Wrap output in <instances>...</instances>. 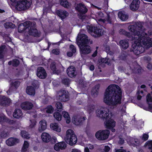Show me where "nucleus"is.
I'll return each mask as SVG.
<instances>
[{
    "instance_id": "1",
    "label": "nucleus",
    "mask_w": 152,
    "mask_h": 152,
    "mask_svg": "<svg viewBox=\"0 0 152 152\" xmlns=\"http://www.w3.org/2000/svg\"><path fill=\"white\" fill-rule=\"evenodd\" d=\"M143 27V26L140 24L129 26L128 27L129 30L133 33V35L124 29H120L121 34L127 37L131 41H134V43L132 44V50L136 55L142 53L145 50V48L142 44L147 48L152 47V38L142 35Z\"/></svg>"
},
{
    "instance_id": "2",
    "label": "nucleus",
    "mask_w": 152,
    "mask_h": 152,
    "mask_svg": "<svg viewBox=\"0 0 152 152\" xmlns=\"http://www.w3.org/2000/svg\"><path fill=\"white\" fill-rule=\"evenodd\" d=\"M122 91L117 85L112 84L109 86L104 94V102L106 104L116 106L121 103Z\"/></svg>"
},
{
    "instance_id": "3",
    "label": "nucleus",
    "mask_w": 152,
    "mask_h": 152,
    "mask_svg": "<svg viewBox=\"0 0 152 152\" xmlns=\"http://www.w3.org/2000/svg\"><path fill=\"white\" fill-rule=\"evenodd\" d=\"M90 39L84 34H78L76 39V42L80 47V53L82 57L90 53V47L86 45L88 44Z\"/></svg>"
},
{
    "instance_id": "4",
    "label": "nucleus",
    "mask_w": 152,
    "mask_h": 152,
    "mask_svg": "<svg viewBox=\"0 0 152 152\" xmlns=\"http://www.w3.org/2000/svg\"><path fill=\"white\" fill-rule=\"evenodd\" d=\"M96 113L97 117L100 118L104 120H106L104 123L107 128L110 129L115 126V122L110 118L109 109L106 108L101 110L97 109L96 111Z\"/></svg>"
},
{
    "instance_id": "5",
    "label": "nucleus",
    "mask_w": 152,
    "mask_h": 152,
    "mask_svg": "<svg viewBox=\"0 0 152 152\" xmlns=\"http://www.w3.org/2000/svg\"><path fill=\"white\" fill-rule=\"evenodd\" d=\"M66 136L64 140L66 142L70 145H73L76 143L77 139L73 131L69 129L66 131Z\"/></svg>"
},
{
    "instance_id": "6",
    "label": "nucleus",
    "mask_w": 152,
    "mask_h": 152,
    "mask_svg": "<svg viewBox=\"0 0 152 152\" xmlns=\"http://www.w3.org/2000/svg\"><path fill=\"white\" fill-rule=\"evenodd\" d=\"M31 4V0H23L19 1L16 5L15 9L19 11L25 10L30 7Z\"/></svg>"
},
{
    "instance_id": "7",
    "label": "nucleus",
    "mask_w": 152,
    "mask_h": 152,
    "mask_svg": "<svg viewBox=\"0 0 152 152\" xmlns=\"http://www.w3.org/2000/svg\"><path fill=\"white\" fill-rule=\"evenodd\" d=\"M29 27V28L28 33L29 34L34 37H39L41 35V32L38 31L36 28L35 22L30 21Z\"/></svg>"
},
{
    "instance_id": "8",
    "label": "nucleus",
    "mask_w": 152,
    "mask_h": 152,
    "mask_svg": "<svg viewBox=\"0 0 152 152\" xmlns=\"http://www.w3.org/2000/svg\"><path fill=\"white\" fill-rule=\"evenodd\" d=\"M110 133L108 130H100L96 132L95 136L96 138L99 140H105L108 137Z\"/></svg>"
},
{
    "instance_id": "9",
    "label": "nucleus",
    "mask_w": 152,
    "mask_h": 152,
    "mask_svg": "<svg viewBox=\"0 0 152 152\" xmlns=\"http://www.w3.org/2000/svg\"><path fill=\"white\" fill-rule=\"evenodd\" d=\"M75 9L80 15L85 14L88 11V9L86 6L82 3L77 4L75 7Z\"/></svg>"
},
{
    "instance_id": "10",
    "label": "nucleus",
    "mask_w": 152,
    "mask_h": 152,
    "mask_svg": "<svg viewBox=\"0 0 152 152\" xmlns=\"http://www.w3.org/2000/svg\"><path fill=\"white\" fill-rule=\"evenodd\" d=\"M86 119V117H82L79 115H77L74 116L72 120L73 123L75 125L79 126L82 125L83 122Z\"/></svg>"
},
{
    "instance_id": "11",
    "label": "nucleus",
    "mask_w": 152,
    "mask_h": 152,
    "mask_svg": "<svg viewBox=\"0 0 152 152\" xmlns=\"http://www.w3.org/2000/svg\"><path fill=\"white\" fill-rule=\"evenodd\" d=\"M10 99L4 95H0V105L4 107H7L11 102Z\"/></svg>"
},
{
    "instance_id": "12",
    "label": "nucleus",
    "mask_w": 152,
    "mask_h": 152,
    "mask_svg": "<svg viewBox=\"0 0 152 152\" xmlns=\"http://www.w3.org/2000/svg\"><path fill=\"white\" fill-rule=\"evenodd\" d=\"M58 94L59 98L61 101L65 102L68 100L69 97L68 92L67 93L65 90L59 91Z\"/></svg>"
},
{
    "instance_id": "13",
    "label": "nucleus",
    "mask_w": 152,
    "mask_h": 152,
    "mask_svg": "<svg viewBox=\"0 0 152 152\" xmlns=\"http://www.w3.org/2000/svg\"><path fill=\"white\" fill-rule=\"evenodd\" d=\"M30 21H27L23 23L20 24L18 26V30L19 33L24 32L27 28L29 29V27Z\"/></svg>"
},
{
    "instance_id": "14",
    "label": "nucleus",
    "mask_w": 152,
    "mask_h": 152,
    "mask_svg": "<svg viewBox=\"0 0 152 152\" xmlns=\"http://www.w3.org/2000/svg\"><path fill=\"white\" fill-rule=\"evenodd\" d=\"M37 76L40 78L45 79L47 76V74L45 70L41 67L38 68L37 69Z\"/></svg>"
},
{
    "instance_id": "15",
    "label": "nucleus",
    "mask_w": 152,
    "mask_h": 152,
    "mask_svg": "<svg viewBox=\"0 0 152 152\" xmlns=\"http://www.w3.org/2000/svg\"><path fill=\"white\" fill-rule=\"evenodd\" d=\"M33 106L34 105L31 102L28 101L23 102L20 105L22 109L26 110L31 109Z\"/></svg>"
},
{
    "instance_id": "16",
    "label": "nucleus",
    "mask_w": 152,
    "mask_h": 152,
    "mask_svg": "<svg viewBox=\"0 0 152 152\" xmlns=\"http://www.w3.org/2000/svg\"><path fill=\"white\" fill-rule=\"evenodd\" d=\"M66 72L68 76L71 78L75 77L76 75V69L72 66H71L68 68L66 70Z\"/></svg>"
},
{
    "instance_id": "17",
    "label": "nucleus",
    "mask_w": 152,
    "mask_h": 152,
    "mask_svg": "<svg viewBox=\"0 0 152 152\" xmlns=\"http://www.w3.org/2000/svg\"><path fill=\"white\" fill-rule=\"evenodd\" d=\"M140 4L139 0H133L130 6V9L133 11L138 10Z\"/></svg>"
},
{
    "instance_id": "18",
    "label": "nucleus",
    "mask_w": 152,
    "mask_h": 152,
    "mask_svg": "<svg viewBox=\"0 0 152 152\" xmlns=\"http://www.w3.org/2000/svg\"><path fill=\"white\" fill-rule=\"evenodd\" d=\"M66 147V144L64 142H62L56 143L54 145V148L56 151H59L60 149H65Z\"/></svg>"
},
{
    "instance_id": "19",
    "label": "nucleus",
    "mask_w": 152,
    "mask_h": 152,
    "mask_svg": "<svg viewBox=\"0 0 152 152\" xmlns=\"http://www.w3.org/2000/svg\"><path fill=\"white\" fill-rule=\"evenodd\" d=\"M57 14L62 20L66 18L69 15L68 12L66 11L61 10H58L57 11Z\"/></svg>"
},
{
    "instance_id": "20",
    "label": "nucleus",
    "mask_w": 152,
    "mask_h": 152,
    "mask_svg": "<svg viewBox=\"0 0 152 152\" xmlns=\"http://www.w3.org/2000/svg\"><path fill=\"white\" fill-rule=\"evenodd\" d=\"M6 143L9 146H12L18 142V139L14 137H10L6 141Z\"/></svg>"
},
{
    "instance_id": "21",
    "label": "nucleus",
    "mask_w": 152,
    "mask_h": 152,
    "mask_svg": "<svg viewBox=\"0 0 152 152\" xmlns=\"http://www.w3.org/2000/svg\"><path fill=\"white\" fill-rule=\"evenodd\" d=\"M26 92L28 95L34 96L35 94V90L34 87L31 86H28L26 88Z\"/></svg>"
},
{
    "instance_id": "22",
    "label": "nucleus",
    "mask_w": 152,
    "mask_h": 152,
    "mask_svg": "<svg viewBox=\"0 0 152 152\" xmlns=\"http://www.w3.org/2000/svg\"><path fill=\"white\" fill-rule=\"evenodd\" d=\"M39 126L38 130L39 131L41 132L44 131L47 128V122L45 120H42L39 122Z\"/></svg>"
},
{
    "instance_id": "23",
    "label": "nucleus",
    "mask_w": 152,
    "mask_h": 152,
    "mask_svg": "<svg viewBox=\"0 0 152 152\" xmlns=\"http://www.w3.org/2000/svg\"><path fill=\"white\" fill-rule=\"evenodd\" d=\"M23 113L22 110L19 109H16L13 114V116L15 118L19 119L23 115Z\"/></svg>"
},
{
    "instance_id": "24",
    "label": "nucleus",
    "mask_w": 152,
    "mask_h": 152,
    "mask_svg": "<svg viewBox=\"0 0 152 152\" xmlns=\"http://www.w3.org/2000/svg\"><path fill=\"white\" fill-rule=\"evenodd\" d=\"M42 141L45 142H48L50 141L51 139V136L48 133H43L41 136Z\"/></svg>"
},
{
    "instance_id": "25",
    "label": "nucleus",
    "mask_w": 152,
    "mask_h": 152,
    "mask_svg": "<svg viewBox=\"0 0 152 152\" xmlns=\"http://www.w3.org/2000/svg\"><path fill=\"white\" fill-rule=\"evenodd\" d=\"M120 45L121 49L126 50L129 46V43L127 40L123 39L121 40L119 42Z\"/></svg>"
},
{
    "instance_id": "26",
    "label": "nucleus",
    "mask_w": 152,
    "mask_h": 152,
    "mask_svg": "<svg viewBox=\"0 0 152 152\" xmlns=\"http://www.w3.org/2000/svg\"><path fill=\"white\" fill-rule=\"evenodd\" d=\"M69 49L71 51H68L67 53V55L69 57H72L76 52L75 47L73 45H71L69 46Z\"/></svg>"
},
{
    "instance_id": "27",
    "label": "nucleus",
    "mask_w": 152,
    "mask_h": 152,
    "mask_svg": "<svg viewBox=\"0 0 152 152\" xmlns=\"http://www.w3.org/2000/svg\"><path fill=\"white\" fill-rule=\"evenodd\" d=\"M100 86L99 84L95 86L94 88H93L91 91L92 96L93 97H96L99 93V91Z\"/></svg>"
},
{
    "instance_id": "28",
    "label": "nucleus",
    "mask_w": 152,
    "mask_h": 152,
    "mask_svg": "<svg viewBox=\"0 0 152 152\" xmlns=\"http://www.w3.org/2000/svg\"><path fill=\"white\" fill-rule=\"evenodd\" d=\"M50 127L52 129L57 132H59L61 131V128L58 126V125L57 123H51L50 124Z\"/></svg>"
},
{
    "instance_id": "29",
    "label": "nucleus",
    "mask_w": 152,
    "mask_h": 152,
    "mask_svg": "<svg viewBox=\"0 0 152 152\" xmlns=\"http://www.w3.org/2000/svg\"><path fill=\"white\" fill-rule=\"evenodd\" d=\"M118 18L122 21H125L128 19V15L126 14L122 11H120L118 13Z\"/></svg>"
},
{
    "instance_id": "30",
    "label": "nucleus",
    "mask_w": 152,
    "mask_h": 152,
    "mask_svg": "<svg viewBox=\"0 0 152 152\" xmlns=\"http://www.w3.org/2000/svg\"><path fill=\"white\" fill-rule=\"evenodd\" d=\"M20 62L19 60L17 59H14L12 61H10L8 62V64L9 65H12L14 67H17L20 64Z\"/></svg>"
},
{
    "instance_id": "31",
    "label": "nucleus",
    "mask_w": 152,
    "mask_h": 152,
    "mask_svg": "<svg viewBox=\"0 0 152 152\" xmlns=\"http://www.w3.org/2000/svg\"><path fill=\"white\" fill-rule=\"evenodd\" d=\"M104 31V30L103 29L100 28L99 27L96 26L94 33L97 35V36H100L103 34Z\"/></svg>"
},
{
    "instance_id": "32",
    "label": "nucleus",
    "mask_w": 152,
    "mask_h": 152,
    "mask_svg": "<svg viewBox=\"0 0 152 152\" xmlns=\"http://www.w3.org/2000/svg\"><path fill=\"white\" fill-rule=\"evenodd\" d=\"M62 115L66 120V123L69 124L70 122V118L68 113L66 111H63Z\"/></svg>"
},
{
    "instance_id": "33",
    "label": "nucleus",
    "mask_w": 152,
    "mask_h": 152,
    "mask_svg": "<svg viewBox=\"0 0 152 152\" xmlns=\"http://www.w3.org/2000/svg\"><path fill=\"white\" fill-rule=\"evenodd\" d=\"M71 80L68 78H64L62 79L61 83L65 86L69 87L70 83Z\"/></svg>"
},
{
    "instance_id": "34",
    "label": "nucleus",
    "mask_w": 152,
    "mask_h": 152,
    "mask_svg": "<svg viewBox=\"0 0 152 152\" xmlns=\"http://www.w3.org/2000/svg\"><path fill=\"white\" fill-rule=\"evenodd\" d=\"M9 133L4 130H0V138L4 139L9 137Z\"/></svg>"
},
{
    "instance_id": "35",
    "label": "nucleus",
    "mask_w": 152,
    "mask_h": 152,
    "mask_svg": "<svg viewBox=\"0 0 152 152\" xmlns=\"http://www.w3.org/2000/svg\"><path fill=\"white\" fill-rule=\"evenodd\" d=\"M29 146V143L27 141H25L23 146L22 148L21 151L22 152H25L27 151V149Z\"/></svg>"
},
{
    "instance_id": "36",
    "label": "nucleus",
    "mask_w": 152,
    "mask_h": 152,
    "mask_svg": "<svg viewBox=\"0 0 152 152\" xmlns=\"http://www.w3.org/2000/svg\"><path fill=\"white\" fill-rule=\"evenodd\" d=\"M5 48L6 46L4 45H1L0 46V59H2L4 58V52Z\"/></svg>"
},
{
    "instance_id": "37",
    "label": "nucleus",
    "mask_w": 152,
    "mask_h": 152,
    "mask_svg": "<svg viewBox=\"0 0 152 152\" xmlns=\"http://www.w3.org/2000/svg\"><path fill=\"white\" fill-rule=\"evenodd\" d=\"M4 26L5 28H14L15 27V25L11 22H8L5 23Z\"/></svg>"
},
{
    "instance_id": "38",
    "label": "nucleus",
    "mask_w": 152,
    "mask_h": 152,
    "mask_svg": "<svg viewBox=\"0 0 152 152\" xmlns=\"http://www.w3.org/2000/svg\"><path fill=\"white\" fill-rule=\"evenodd\" d=\"M60 4L62 6L66 8L69 7V4L67 0H61Z\"/></svg>"
},
{
    "instance_id": "39",
    "label": "nucleus",
    "mask_w": 152,
    "mask_h": 152,
    "mask_svg": "<svg viewBox=\"0 0 152 152\" xmlns=\"http://www.w3.org/2000/svg\"><path fill=\"white\" fill-rule=\"evenodd\" d=\"M53 116L58 121H60L61 120L62 115L58 112L55 113L53 114Z\"/></svg>"
},
{
    "instance_id": "40",
    "label": "nucleus",
    "mask_w": 152,
    "mask_h": 152,
    "mask_svg": "<svg viewBox=\"0 0 152 152\" xmlns=\"http://www.w3.org/2000/svg\"><path fill=\"white\" fill-rule=\"evenodd\" d=\"M21 136L24 138H26V139H28L29 138L28 133L26 131H21Z\"/></svg>"
},
{
    "instance_id": "41",
    "label": "nucleus",
    "mask_w": 152,
    "mask_h": 152,
    "mask_svg": "<svg viewBox=\"0 0 152 152\" xmlns=\"http://www.w3.org/2000/svg\"><path fill=\"white\" fill-rule=\"evenodd\" d=\"M20 82L18 81H15L14 82H12L11 85L12 86H13L15 88L17 89L20 85Z\"/></svg>"
},
{
    "instance_id": "42",
    "label": "nucleus",
    "mask_w": 152,
    "mask_h": 152,
    "mask_svg": "<svg viewBox=\"0 0 152 152\" xmlns=\"http://www.w3.org/2000/svg\"><path fill=\"white\" fill-rule=\"evenodd\" d=\"M56 106L58 109V111H61L62 110V104L60 102H56Z\"/></svg>"
},
{
    "instance_id": "43",
    "label": "nucleus",
    "mask_w": 152,
    "mask_h": 152,
    "mask_svg": "<svg viewBox=\"0 0 152 152\" xmlns=\"http://www.w3.org/2000/svg\"><path fill=\"white\" fill-rule=\"evenodd\" d=\"M46 112L48 113H51L53 111L54 109L51 105H48L47 106Z\"/></svg>"
},
{
    "instance_id": "44",
    "label": "nucleus",
    "mask_w": 152,
    "mask_h": 152,
    "mask_svg": "<svg viewBox=\"0 0 152 152\" xmlns=\"http://www.w3.org/2000/svg\"><path fill=\"white\" fill-rule=\"evenodd\" d=\"M134 142H131V145L134 147L138 146L140 144L139 141L137 139H134Z\"/></svg>"
},
{
    "instance_id": "45",
    "label": "nucleus",
    "mask_w": 152,
    "mask_h": 152,
    "mask_svg": "<svg viewBox=\"0 0 152 152\" xmlns=\"http://www.w3.org/2000/svg\"><path fill=\"white\" fill-rule=\"evenodd\" d=\"M87 28L89 32H93L94 33V31L95 30L96 27L93 26L92 25H88L87 26Z\"/></svg>"
},
{
    "instance_id": "46",
    "label": "nucleus",
    "mask_w": 152,
    "mask_h": 152,
    "mask_svg": "<svg viewBox=\"0 0 152 152\" xmlns=\"http://www.w3.org/2000/svg\"><path fill=\"white\" fill-rule=\"evenodd\" d=\"M30 124L29 126V127L30 128H32L36 125L37 122L34 119L30 120Z\"/></svg>"
},
{
    "instance_id": "47",
    "label": "nucleus",
    "mask_w": 152,
    "mask_h": 152,
    "mask_svg": "<svg viewBox=\"0 0 152 152\" xmlns=\"http://www.w3.org/2000/svg\"><path fill=\"white\" fill-rule=\"evenodd\" d=\"M146 101L147 103L152 102V96L149 93L146 96Z\"/></svg>"
},
{
    "instance_id": "48",
    "label": "nucleus",
    "mask_w": 152,
    "mask_h": 152,
    "mask_svg": "<svg viewBox=\"0 0 152 152\" xmlns=\"http://www.w3.org/2000/svg\"><path fill=\"white\" fill-rule=\"evenodd\" d=\"M94 105H91L89 106L88 108V111L89 113H90L91 112L94 111Z\"/></svg>"
},
{
    "instance_id": "49",
    "label": "nucleus",
    "mask_w": 152,
    "mask_h": 152,
    "mask_svg": "<svg viewBox=\"0 0 152 152\" xmlns=\"http://www.w3.org/2000/svg\"><path fill=\"white\" fill-rule=\"evenodd\" d=\"M52 53L55 55H58L59 54L60 52L58 49H54L52 50Z\"/></svg>"
},
{
    "instance_id": "50",
    "label": "nucleus",
    "mask_w": 152,
    "mask_h": 152,
    "mask_svg": "<svg viewBox=\"0 0 152 152\" xmlns=\"http://www.w3.org/2000/svg\"><path fill=\"white\" fill-rule=\"evenodd\" d=\"M148 137L149 136L148 134H144L142 135V139L144 141H146L148 140Z\"/></svg>"
},
{
    "instance_id": "51",
    "label": "nucleus",
    "mask_w": 152,
    "mask_h": 152,
    "mask_svg": "<svg viewBox=\"0 0 152 152\" xmlns=\"http://www.w3.org/2000/svg\"><path fill=\"white\" fill-rule=\"evenodd\" d=\"M50 66L51 69L53 72L56 71V65L54 63H52L50 64Z\"/></svg>"
},
{
    "instance_id": "52",
    "label": "nucleus",
    "mask_w": 152,
    "mask_h": 152,
    "mask_svg": "<svg viewBox=\"0 0 152 152\" xmlns=\"http://www.w3.org/2000/svg\"><path fill=\"white\" fill-rule=\"evenodd\" d=\"M143 71L144 70L142 69L139 68L137 69L135 72L137 74L141 75Z\"/></svg>"
},
{
    "instance_id": "53",
    "label": "nucleus",
    "mask_w": 152,
    "mask_h": 152,
    "mask_svg": "<svg viewBox=\"0 0 152 152\" xmlns=\"http://www.w3.org/2000/svg\"><path fill=\"white\" fill-rule=\"evenodd\" d=\"M146 143L148 146V148L149 149L152 150V141L147 142Z\"/></svg>"
},
{
    "instance_id": "54",
    "label": "nucleus",
    "mask_w": 152,
    "mask_h": 152,
    "mask_svg": "<svg viewBox=\"0 0 152 152\" xmlns=\"http://www.w3.org/2000/svg\"><path fill=\"white\" fill-rule=\"evenodd\" d=\"M57 139L55 137H51V139L50 142L52 144H54L56 142Z\"/></svg>"
},
{
    "instance_id": "55",
    "label": "nucleus",
    "mask_w": 152,
    "mask_h": 152,
    "mask_svg": "<svg viewBox=\"0 0 152 152\" xmlns=\"http://www.w3.org/2000/svg\"><path fill=\"white\" fill-rule=\"evenodd\" d=\"M124 142V140L121 137H120L119 138V140L118 141V143L119 144L122 145Z\"/></svg>"
},
{
    "instance_id": "56",
    "label": "nucleus",
    "mask_w": 152,
    "mask_h": 152,
    "mask_svg": "<svg viewBox=\"0 0 152 152\" xmlns=\"http://www.w3.org/2000/svg\"><path fill=\"white\" fill-rule=\"evenodd\" d=\"M110 149V148L108 145H106L104 148V151L105 152H108Z\"/></svg>"
},
{
    "instance_id": "57",
    "label": "nucleus",
    "mask_w": 152,
    "mask_h": 152,
    "mask_svg": "<svg viewBox=\"0 0 152 152\" xmlns=\"http://www.w3.org/2000/svg\"><path fill=\"white\" fill-rule=\"evenodd\" d=\"M106 19V20L107 21L108 23H111V20L109 15H107V17Z\"/></svg>"
},
{
    "instance_id": "58",
    "label": "nucleus",
    "mask_w": 152,
    "mask_h": 152,
    "mask_svg": "<svg viewBox=\"0 0 152 152\" xmlns=\"http://www.w3.org/2000/svg\"><path fill=\"white\" fill-rule=\"evenodd\" d=\"M108 59L106 58H103L101 59V62L104 63L105 64H107L108 63Z\"/></svg>"
},
{
    "instance_id": "59",
    "label": "nucleus",
    "mask_w": 152,
    "mask_h": 152,
    "mask_svg": "<svg viewBox=\"0 0 152 152\" xmlns=\"http://www.w3.org/2000/svg\"><path fill=\"white\" fill-rule=\"evenodd\" d=\"M147 68L149 70H151L152 69V64L151 63H149L147 65Z\"/></svg>"
},
{
    "instance_id": "60",
    "label": "nucleus",
    "mask_w": 152,
    "mask_h": 152,
    "mask_svg": "<svg viewBox=\"0 0 152 152\" xmlns=\"http://www.w3.org/2000/svg\"><path fill=\"white\" fill-rule=\"evenodd\" d=\"M115 152H126V151L125 150L119 149H117Z\"/></svg>"
},
{
    "instance_id": "61",
    "label": "nucleus",
    "mask_w": 152,
    "mask_h": 152,
    "mask_svg": "<svg viewBox=\"0 0 152 152\" xmlns=\"http://www.w3.org/2000/svg\"><path fill=\"white\" fill-rule=\"evenodd\" d=\"M97 54V50H96L92 55V57H95L96 56Z\"/></svg>"
},
{
    "instance_id": "62",
    "label": "nucleus",
    "mask_w": 152,
    "mask_h": 152,
    "mask_svg": "<svg viewBox=\"0 0 152 152\" xmlns=\"http://www.w3.org/2000/svg\"><path fill=\"white\" fill-rule=\"evenodd\" d=\"M105 49L107 52L109 53L110 51V47L109 46H107L105 47Z\"/></svg>"
},
{
    "instance_id": "63",
    "label": "nucleus",
    "mask_w": 152,
    "mask_h": 152,
    "mask_svg": "<svg viewBox=\"0 0 152 152\" xmlns=\"http://www.w3.org/2000/svg\"><path fill=\"white\" fill-rule=\"evenodd\" d=\"M147 103L148 104V109L149 110H152V104Z\"/></svg>"
},
{
    "instance_id": "64",
    "label": "nucleus",
    "mask_w": 152,
    "mask_h": 152,
    "mask_svg": "<svg viewBox=\"0 0 152 152\" xmlns=\"http://www.w3.org/2000/svg\"><path fill=\"white\" fill-rule=\"evenodd\" d=\"M94 69V66L93 65H91L89 67V69L91 71H93Z\"/></svg>"
}]
</instances>
